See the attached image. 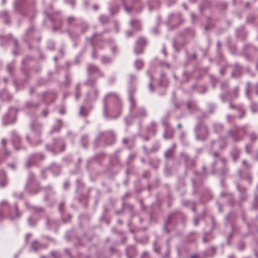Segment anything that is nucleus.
I'll use <instances>...</instances> for the list:
<instances>
[{
  "instance_id": "f3484780",
  "label": "nucleus",
  "mask_w": 258,
  "mask_h": 258,
  "mask_svg": "<svg viewBox=\"0 0 258 258\" xmlns=\"http://www.w3.org/2000/svg\"><path fill=\"white\" fill-rule=\"evenodd\" d=\"M83 111H84V107L82 106L80 107V114L81 115H84Z\"/></svg>"
},
{
  "instance_id": "9b49d317",
  "label": "nucleus",
  "mask_w": 258,
  "mask_h": 258,
  "mask_svg": "<svg viewBox=\"0 0 258 258\" xmlns=\"http://www.w3.org/2000/svg\"><path fill=\"white\" fill-rule=\"evenodd\" d=\"M2 177L3 179H2V181L0 180V186L2 187H4L7 184V181L6 179L5 174L4 173H2Z\"/></svg>"
},
{
  "instance_id": "49530a36",
  "label": "nucleus",
  "mask_w": 258,
  "mask_h": 258,
  "mask_svg": "<svg viewBox=\"0 0 258 258\" xmlns=\"http://www.w3.org/2000/svg\"><path fill=\"white\" fill-rule=\"evenodd\" d=\"M11 167H12V168H15V167H14V165H12V166H11Z\"/></svg>"
},
{
  "instance_id": "7c9ffc66",
  "label": "nucleus",
  "mask_w": 258,
  "mask_h": 258,
  "mask_svg": "<svg viewBox=\"0 0 258 258\" xmlns=\"http://www.w3.org/2000/svg\"><path fill=\"white\" fill-rule=\"evenodd\" d=\"M68 185H69L68 183H67V182L64 183V186L65 187H66V188L68 187Z\"/></svg>"
},
{
  "instance_id": "a878e982",
  "label": "nucleus",
  "mask_w": 258,
  "mask_h": 258,
  "mask_svg": "<svg viewBox=\"0 0 258 258\" xmlns=\"http://www.w3.org/2000/svg\"><path fill=\"white\" fill-rule=\"evenodd\" d=\"M194 223L195 225H197L198 224V219L197 218L195 219Z\"/></svg>"
},
{
  "instance_id": "8fccbe9b",
  "label": "nucleus",
  "mask_w": 258,
  "mask_h": 258,
  "mask_svg": "<svg viewBox=\"0 0 258 258\" xmlns=\"http://www.w3.org/2000/svg\"><path fill=\"white\" fill-rule=\"evenodd\" d=\"M230 107L232 108V107H233V106H232V105H230Z\"/></svg>"
},
{
  "instance_id": "2eb2a0df",
  "label": "nucleus",
  "mask_w": 258,
  "mask_h": 258,
  "mask_svg": "<svg viewBox=\"0 0 258 258\" xmlns=\"http://www.w3.org/2000/svg\"><path fill=\"white\" fill-rule=\"evenodd\" d=\"M172 150H168L167 152H166L165 154V156L166 157V158H168L169 157V156L171 155V154H172Z\"/></svg>"
},
{
  "instance_id": "412c9836",
  "label": "nucleus",
  "mask_w": 258,
  "mask_h": 258,
  "mask_svg": "<svg viewBox=\"0 0 258 258\" xmlns=\"http://www.w3.org/2000/svg\"><path fill=\"white\" fill-rule=\"evenodd\" d=\"M74 20V18H73V17H69L68 19V21L69 23H70L71 21H72V20Z\"/></svg>"
},
{
  "instance_id": "a211bd4d",
  "label": "nucleus",
  "mask_w": 258,
  "mask_h": 258,
  "mask_svg": "<svg viewBox=\"0 0 258 258\" xmlns=\"http://www.w3.org/2000/svg\"><path fill=\"white\" fill-rule=\"evenodd\" d=\"M104 112L105 115L106 116H107V108H106V105H104Z\"/></svg>"
},
{
  "instance_id": "ddd939ff",
  "label": "nucleus",
  "mask_w": 258,
  "mask_h": 258,
  "mask_svg": "<svg viewBox=\"0 0 258 258\" xmlns=\"http://www.w3.org/2000/svg\"><path fill=\"white\" fill-rule=\"evenodd\" d=\"M101 61L103 63H109L111 62V59L107 56H103L101 59Z\"/></svg>"
},
{
  "instance_id": "f8f14e48",
  "label": "nucleus",
  "mask_w": 258,
  "mask_h": 258,
  "mask_svg": "<svg viewBox=\"0 0 258 258\" xmlns=\"http://www.w3.org/2000/svg\"><path fill=\"white\" fill-rule=\"evenodd\" d=\"M201 130L203 131L204 134L202 137H200L199 135L198 136V138H203L204 137L208 135V130L207 128L205 126H202L201 127Z\"/></svg>"
},
{
  "instance_id": "aec40b11",
  "label": "nucleus",
  "mask_w": 258,
  "mask_h": 258,
  "mask_svg": "<svg viewBox=\"0 0 258 258\" xmlns=\"http://www.w3.org/2000/svg\"><path fill=\"white\" fill-rule=\"evenodd\" d=\"M124 9L127 12H130L131 10V8H127L126 6H124Z\"/></svg>"
},
{
  "instance_id": "4be33fe9",
  "label": "nucleus",
  "mask_w": 258,
  "mask_h": 258,
  "mask_svg": "<svg viewBox=\"0 0 258 258\" xmlns=\"http://www.w3.org/2000/svg\"><path fill=\"white\" fill-rule=\"evenodd\" d=\"M63 206H64V204L63 203H61V204H59V210L60 211L62 210V209Z\"/></svg>"
},
{
  "instance_id": "39448f33",
  "label": "nucleus",
  "mask_w": 258,
  "mask_h": 258,
  "mask_svg": "<svg viewBox=\"0 0 258 258\" xmlns=\"http://www.w3.org/2000/svg\"><path fill=\"white\" fill-rule=\"evenodd\" d=\"M47 149L51 152H56L58 150V148L57 145H49L46 146Z\"/></svg>"
},
{
  "instance_id": "473e14b6",
  "label": "nucleus",
  "mask_w": 258,
  "mask_h": 258,
  "mask_svg": "<svg viewBox=\"0 0 258 258\" xmlns=\"http://www.w3.org/2000/svg\"><path fill=\"white\" fill-rule=\"evenodd\" d=\"M130 77H131V78L132 79H136V77H135V76L131 75V76H130Z\"/></svg>"
},
{
  "instance_id": "ea45409f",
  "label": "nucleus",
  "mask_w": 258,
  "mask_h": 258,
  "mask_svg": "<svg viewBox=\"0 0 258 258\" xmlns=\"http://www.w3.org/2000/svg\"><path fill=\"white\" fill-rule=\"evenodd\" d=\"M27 139L28 140V142H30L29 141V138L28 137H27Z\"/></svg>"
},
{
  "instance_id": "c03bdc74",
  "label": "nucleus",
  "mask_w": 258,
  "mask_h": 258,
  "mask_svg": "<svg viewBox=\"0 0 258 258\" xmlns=\"http://www.w3.org/2000/svg\"><path fill=\"white\" fill-rule=\"evenodd\" d=\"M229 258H234V257L233 256H230L229 257Z\"/></svg>"
},
{
  "instance_id": "a19ab883",
  "label": "nucleus",
  "mask_w": 258,
  "mask_h": 258,
  "mask_svg": "<svg viewBox=\"0 0 258 258\" xmlns=\"http://www.w3.org/2000/svg\"><path fill=\"white\" fill-rule=\"evenodd\" d=\"M191 17H192V18H194L195 17V15L194 14H192L191 15Z\"/></svg>"
},
{
  "instance_id": "c756f323",
  "label": "nucleus",
  "mask_w": 258,
  "mask_h": 258,
  "mask_svg": "<svg viewBox=\"0 0 258 258\" xmlns=\"http://www.w3.org/2000/svg\"><path fill=\"white\" fill-rule=\"evenodd\" d=\"M98 6H97V5H94V6H93V8H94V9L95 10H97V9H98Z\"/></svg>"
},
{
  "instance_id": "f03ea898",
  "label": "nucleus",
  "mask_w": 258,
  "mask_h": 258,
  "mask_svg": "<svg viewBox=\"0 0 258 258\" xmlns=\"http://www.w3.org/2000/svg\"><path fill=\"white\" fill-rule=\"evenodd\" d=\"M32 247L34 250H38L40 249L46 247V246L37 241H34L32 243Z\"/></svg>"
},
{
  "instance_id": "6ab92c4d",
  "label": "nucleus",
  "mask_w": 258,
  "mask_h": 258,
  "mask_svg": "<svg viewBox=\"0 0 258 258\" xmlns=\"http://www.w3.org/2000/svg\"><path fill=\"white\" fill-rule=\"evenodd\" d=\"M8 205V204H7V202H6V201H3L1 203V206H5V205Z\"/></svg>"
},
{
  "instance_id": "e433bc0d",
  "label": "nucleus",
  "mask_w": 258,
  "mask_h": 258,
  "mask_svg": "<svg viewBox=\"0 0 258 258\" xmlns=\"http://www.w3.org/2000/svg\"><path fill=\"white\" fill-rule=\"evenodd\" d=\"M242 163L243 165H245L246 163V161L245 160H243L242 162Z\"/></svg>"
},
{
  "instance_id": "72a5a7b5",
  "label": "nucleus",
  "mask_w": 258,
  "mask_h": 258,
  "mask_svg": "<svg viewBox=\"0 0 258 258\" xmlns=\"http://www.w3.org/2000/svg\"><path fill=\"white\" fill-rule=\"evenodd\" d=\"M177 127L180 129L181 127V124L180 123L178 124Z\"/></svg>"
},
{
  "instance_id": "c85d7f7f",
  "label": "nucleus",
  "mask_w": 258,
  "mask_h": 258,
  "mask_svg": "<svg viewBox=\"0 0 258 258\" xmlns=\"http://www.w3.org/2000/svg\"><path fill=\"white\" fill-rule=\"evenodd\" d=\"M149 87L152 91H153V85L152 83L149 84Z\"/></svg>"
},
{
  "instance_id": "6e6552de",
  "label": "nucleus",
  "mask_w": 258,
  "mask_h": 258,
  "mask_svg": "<svg viewBox=\"0 0 258 258\" xmlns=\"http://www.w3.org/2000/svg\"><path fill=\"white\" fill-rule=\"evenodd\" d=\"M98 69L93 65H89L88 67V71L90 74L97 71Z\"/></svg>"
},
{
  "instance_id": "5701e85b",
  "label": "nucleus",
  "mask_w": 258,
  "mask_h": 258,
  "mask_svg": "<svg viewBox=\"0 0 258 258\" xmlns=\"http://www.w3.org/2000/svg\"><path fill=\"white\" fill-rule=\"evenodd\" d=\"M2 144L4 146L6 144V141L5 139H3L2 141Z\"/></svg>"
},
{
  "instance_id": "bb28decb",
  "label": "nucleus",
  "mask_w": 258,
  "mask_h": 258,
  "mask_svg": "<svg viewBox=\"0 0 258 258\" xmlns=\"http://www.w3.org/2000/svg\"><path fill=\"white\" fill-rule=\"evenodd\" d=\"M40 142H39V141H38L37 142H32V144L33 145H35L39 144Z\"/></svg>"
},
{
  "instance_id": "79ce46f5",
  "label": "nucleus",
  "mask_w": 258,
  "mask_h": 258,
  "mask_svg": "<svg viewBox=\"0 0 258 258\" xmlns=\"http://www.w3.org/2000/svg\"><path fill=\"white\" fill-rule=\"evenodd\" d=\"M203 241H204V242H206V238H204L203 239Z\"/></svg>"
},
{
  "instance_id": "4468645a",
  "label": "nucleus",
  "mask_w": 258,
  "mask_h": 258,
  "mask_svg": "<svg viewBox=\"0 0 258 258\" xmlns=\"http://www.w3.org/2000/svg\"><path fill=\"white\" fill-rule=\"evenodd\" d=\"M214 128L216 132H219L222 128V126L220 124H215Z\"/></svg>"
},
{
  "instance_id": "20e7f679",
  "label": "nucleus",
  "mask_w": 258,
  "mask_h": 258,
  "mask_svg": "<svg viewBox=\"0 0 258 258\" xmlns=\"http://www.w3.org/2000/svg\"><path fill=\"white\" fill-rule=\"evenodd\" d=\"M135 66L136 67V69L139 70L143 67L144 63L142 60H137L135 62Z\"/></svg>"
},
{
  "instance_id": "1a4fd4ad",
  "label": "nucleus",
  "mask_w": 258,
  "mask_h": 258,
  "mask_svg": "<svg viewBox=\"0 0 258 258\" xmlns=\"http://www.w3.org/2000/svg\"><path fill=\"white\" fill-rule=\"evenodd\" d=\"M179 18V17L178 16L170 15L169 16V22L171 23H174L175 22V20L178 19Z\"/></svg>"
},
{
  "instance_id": "58836bf2",
  "label": "nucleus",
  "mask_w": 258,
  "mask_h": 258,
  "mask_svg": "<svg viewBox=\"0 0 258 258\" xmlns=\"http://www.w3.org/2000/svg\"><path fill=\"white\" fill-rule=\"evenodd\" d=\"M51 254L53 256H54V252H51Z\"/></svg>"
},
{
  "instance_id": "cd10ccee",
  "label": "nucleus",
  "mask_w": 258,
  "mask_h": 258,
  "mask_svg": "<svg viewBox=\"0 0 258 258\" xmlns=\"http://www.w3.org/2000/svg\"><path fill=\"white\" fill-rule=\"evenodd\" d=\"M62 144V142L61 141H60V140L57 141V144Z\"/></svg>"
},
{
  "instance_id": "c9c22d12",
  "label": "nucleus",
  "mask_w": 258,
  "mask_h": 258,
  "mask_svg": "<svg viewBox=\"0 0 258 258\" xmlns=\"http://www.w3.org/2000/svg\"><path fill=\"white\" fill-rule=\"evenodd\" d=\"M183 6L185 10H187V7H186L185 4H183Z\"/></svg>"
},
{
  "instance_id": "a18cd8bd",
  "label": "nucleus",
  "mask_w": 258,
  "mask_h": 258,
  "mask_svg": "<svg viewBox=\"0 0 258 258\" xmlns=\"http://www.w3.org/2000/svg\"><path fill=\"white\" fill-rule=\"evenodd\" d=\"M214 156H217V153H215V154H214Z\"/></svg>"
},
{
  "instance_id": "0eeeda50",
  "label": "nucleus",
  "mask_w": 258,
  "mask_h": 258,
  "mask_svg": "<svg viewBox=\"0 0 258 258\" xmlns=\"http://www.w3.org/2000/svg\"><path fill=\"white\" fill-rule=\"evenodd\" d=\"M88 138L85 136H82L81 138V143H82V145L84 147H86L88 145Z\"/></svg>"
},
{
  "instance_id": "423d86ee",
  "label": "nucleus",
  "mask_w": 258,
  "mask_h": 258,
  "mask_svg": "<svg viewBox=\"0 0 258 258\" xmlns=\"http://www.w3.org/2000/svg\"><path fill=\"white\" fill-rule=\"evenodd\" d=\"M100 22L102 24H105L108 23L109 18L107 16H101L99 18Z\"/></svg>"
},
{
  "instance_id": "9d476101",
  "label": "nucleus",
  "mask_w": 258,
  "mask_h": 258,
  "mask_svg": "<svg viewBox=\"0 0 258 258\" xmlns=\"http://www.w3.org/2000/svg\"><path fill=\"white\" fill-rule=\"evenodd\" d=\"M15 210H16V215L15 216H13L11 213H10V214H9V218L11 220H14L15 218H18L20 216V214L18 211L17 207H16Z\"/></svg>"
},
{
  "instance_id": "09e8293b",
  "label": "nucleus",
  "mask_w": 258,
  "mask_h": 258,
  "mask_svg": "<svg viewBox=\"0 0 258 258\" xmlns=\"http://www.w3.org/2000/svg\"><path fill=\"white\" fill-rule=\"evenodd\" d=\"M123 142H126V140H123Z\"/></svg>"
},
{
  "instance_id": "7ed1b4c3",
  "label": "nucleus",
  "mask_w": 258,
  "mask_h": 258,
  "mask_svg": "<svg viewBox=\"0 0 258 258\" xmlns=\"http://www.w3.org/2000/svg\"><path fill=\"white\" fill-rule=\"evenodd\" d=\"M132 26L137 30L141 29V25L139 22L137 20H132L131 21Z\"/></svg>"
},
{
  "instance_id": "2f4dec72",
  "label": "nucleus",
  "mask_w": 258,
  "mask_h": 258,
  "mask_svg": "<svg viewBox=\"0 0 258 258\" xmlns=\"http://www.w3.org/2000/svg\"><path fill=\"white\" fill-rule=\"evenodd\" d=\"M43 114H44V115L45 116H46L47 115V112L45 110V111H43Z\"/></svg>"
},
{
  "instance_id": "393cba45",
  "label": "nucleus",
  "mask_w": 258,
  "mask_h": 258,
  "mask_svg": "<svg viewBox=\"0 0 258 258\" xmlns=\"http://www.w3.org/2000/svg\"><path fill=\"white\" fill-rule=\"evenodd\" d=\"M199 255L197 254H194L191 256V258H198Z\"/></svg>"
},
{
  "instance_id": "de8ad7c7",
  "label": "nucleus",
  "mask_w": 258,
  "mask_h": 258,
  "mask_svg": "<svg viewBox=\"0 0 258 258\" xmlns=\"http://www.w3.org/2000/svg\"><path fill=\"white\" fill-rule=\"evenodd\" d=\"M59 150L60 151H62L63 150V149H59Z\"/></svg>"
},
{
  "instance_id": "b1692460",
  "label": "nucleus",
  "mask_w": 258,
  "mask_h": 258,
  "mask_svg": "<svg viewBox=\"0 0 258 258\" xmlns=\"http://www.w3.org/2000/svg\"><path fill=\"white\" fill-rule=\"evenodd\" d=\"M132 32L131 31H130L129 32H128L127 33V35L128 37H130V36H132Z\"/></svg>"
},
{
  "instance_id": "f704fd0d",
  "label": "nucleus",
  "mask_w": 258,
  "mask_h": 258,
  "mask_svg": "<svg viewBox=\"0 0 258 258\" xmlns=\"http://www.w3.org/2000/svg\"><path fill=\"white\" fill-rule=\"evenodd\" d=\"M116 48L115 47H113L112 48V51L113 52H115V51H116Z\"/></svg>"
},
{
  "instance_id": "dca6fc26",
  "label": "nucleus",
  "mask_w": 258,
  "mask_h": 258,
  "mask_svg": "<svg viewBox=\"0 0 258 258\" xmlns=\"http://www.w3.org/2000/svg\"><path fill=\"white\" fill-rule=\"evenodd\" d=\"M7 69H8V71L10 73H11L13 70V67L10 64H9L7 66Z\"/></svg>"
},
{
  "instance_id": "37998d69",
  "label": "nucleus",
  "mask_w": 258,
  "mask_h": 258,
  "mask_svg": "<svg viewBox=\"0 0 258 258\" xmlns=\"http://www.w3.org/2000/svg\"><path fill=\"white\" fill-rule=\"evenodd\" d=\"M60 113H64V111H62V110H60Z\"/></svg>"
},
{
  "instance_id": "4c0bfd02",
  "label": "nucleus",
  "mask_w": 258,
  "mask_h": 258,
  "mask_svg": "<svg viewBox=\"0 0 258 258\" xmlns=\"http://www.w3.org/2000/svg\"><path fill=\"white\" fill-rule=\"evenodd\" d=\"M163 52L164 53L165 55H166V52L164 49H163Z\"/></svg>"
},
{
  "instance_id": "f257e3e1",
  "label": "nucleus",
  "mask_w": 258,
  "mask_h": 258,
  "mask_svg": "<svg viewBox=\"0 0 258 258\" xmlns=\"http://www.w3.org/2000/svg\"><path fill=\"white\" fill-rule=\"evenodd\" d=\"M146 40L144 38H140L137 43V46L135 48V52L137 54L141 53L143 52V46L145 45Z\"/></svg>"
}]
</instances>
